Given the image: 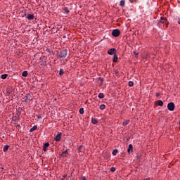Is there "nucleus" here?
I'll return each instance as SVG.
<instances>
[{
	"label": "nucleus",
	"mask_w": 180,
	"mask_h": 180,
	"mask_svg": "<svg viewBox=\"0 0 180 180\" xmlns=\"http://www.w3.org/2000/svg\"><path fill=\"white\" fill-rule=\"evenodd\" d=\"M167 108L170 112H174L175 110V104L173 102L169 103L167 104Z\"/></svg>",
	"instance_id": "f257e3e1"
},
{
	"label": "nucleus",
	"mask_w": 180,
	"mask_h": 180,
	"mask_svg": "<svg viewBox=\"0 0 180 180\" xmlns=\"http://www.w3.org/2000/svg\"><path fill=\"white\" fill-rule=\"evenodd\" d=\"M67 50L65 49H63V50H61L60 52H59V57H61V58H65L67 57Z\"/></svg>",
	"instance_id": "f03ea898"
},
{
	"label": "nucleus",
	"mask_w": 180,
	"mask_h": 180,
	"mask_svg": "<svg viewBox=\"0 0 180 180\" xmlns=\"http://www.w3.org/2000/svg\"><path fill=\"white\" fill-rule=\"evenodd\" d=\"M112 35L114 37H119V36H120V30L117 29L113 30L112 32Z\"/></svg>",
	"instance_id": "7ed1b4c3"
},
{
	"label": "nucleus",
	"mask_w": 180,
	"mask_h": 180,
	"mask_svg": "<svg viewBox=\"0 0 180 180\" xmlns=\"http://www.w3.org/2000/svg\"><path fill=\"white\" fill-rule=\"evenodd\" d=\"M160 22L162 23L163 25H166V27H168V21L164 17H161L160 20Z\"/></svg>",
	"instance_id": "20e7f679"
},
{
	"label": "nucleus",
	"mask_w": 180,
	"mask_h": 180,
	"mask_svg": "<svg viewBox=\"0 0 180 180\" xmlns=\"http://www.w3.org/2000/svg\"><path fill=\"white\" fill-rule=\"evenodd\" d=\"M22 99L25 102H28V101H30L32 99V95L28 94L25 96H24Z\"/></svg>",
	"instance_id": "39448f33"
},
{
	"label": "nucleus",
	"mask_w": 180,
	"mask_h": 180,
	"mask_svg": "<svg viewBox=\"0 0 180 180\" xmlns=\"http://www.w3.org/2000/svg\"><path fill=\"white\" fill-rule=\"evenodd\" d=\"M108 54L110 56H113V54H116V49L112 48L108 51Z\"/></svg>",
	"instance_id": "423d86ee"
},
{
	"label": "nucleus",
	"mask_w": 180,
	"mask_h": 180,
	"mask_svg": "<svg viewBox=\"0 0 180 180\" xmlns=\"http://www.w3.org/2000/svg\"><path fill=\"white\" fill-rule=\"evenodd\" d=\"M61 136H63V134L58 133V134L55 136V141H60V140H61Z\"/></svg>",
	"instance_id": "0eeeda50"
},
{
	"label": "nucleus",
	"mask_w": 180,
	"mask_h": 180,
	"mask_svg": "<svg viewBox=\"0 0 180 180\" xmlns=\"http://www.w3.org/2000/svg\"><path fill=\"white\" fill-rule=\"evenodd\" d=\"M50 147V143H49V142L44 143V146H43V150L44 152L47 151V148Z\"/></svg>",
	"instance_id": "6e6552de"
},
{
	"label": "nucleus",
	"mask_w": 180,
	"mask_h": 180,
	"mask_svg": "<svg viewBox=\"0 0 180 180\" xmlns=\"http://www.w3.org/2000/svg\"><path fill=\"white\" fill-rule=\"evenodd\" d=\"M133 152V145L132 144H129V148H128V149H127V153H129V154H130L131 153H132Z\"/></svg>",
	"instance_id": "1a4fd4ad"
},
{
	"label": "nucleus",
	"mask_w": 180,
	"mask_h": 180,
	"mask_svg": "<svg viewBox=\"0 0 180 180\" xmlns=\"http://www.w3.org/2000/svg\"><path fill=\"white\" fill-rule=\"evenodd\" d=\"M27 18L28 20H33V19H34V15L33 14H27Z\"/></svg>",
	"instance_id": "9d476101"
},
{
	"label": "nucleus",
	"mask_w": 180,
	"mask_h": 180,
	"mask_svg": "<svg viewBox=\"0 0 180 180\" xmlns=\"http://www.w3.org/2000/svg\"><path fill=\"white\" fill-rule=\"evenodd\" d=\"M117 60H119V58L117 57V55L115 53L112 58L113 63H117Z\"/></svg>",
	"instance_id": "9b49d317"
},
{
	"label": "nucleus",
	"mask_w": 180,
	"mask_h": 180,
	"mask_svg": "<svg viewBox=\"0 0 180 180\" xmlns=\"http://www.w3.org/2000/svg\"><path fill=\"white\" fill-rule=\"evenodd\" d=\"M124 5H126V1L121 0L120 2V6H121V8H123L124 6Z\"/></svg>",
	"instance_id": "f8f14e48"
},
{
	"label": "nucleus",
	"mask_w": 180,
	"mask_h": 180,
	"mask_svg": "<svg viewBox=\"0 0 180 180\" xmlns=\"http://www.w3.org/2000/svg\"><path fill=\"white\" fill-rule=\"evenodd\" d=\"M157 105L158 106H164V102H162L161 100H159L157 101Z\"/></svg>",
	"instance_id": "ddd939ff"
},
{
	"label": "nucleus",
	"mask_w": 180,
	"mask_h": 180,
	"mask_svg": "<svg viewBox=\"0 0 180 180\" xmlns=\"http://www.w3.org/2000/svg\"><path fill=\"white\" fill-rule=\"evenodd\" d=\"M34 130H37V126H36V125L33 126V127H32L30 129V133H33V131H34Z\"/></svg>",
	"instance_id": "4468645a"
},
{
	"label": "nucleus",
	"mask_w": 180,
	"mask_h": 180,
	"mask_svg": "<svg viewBox=\"0 0 180 180\" xmlns=\"http://www.w3.org/2000/svg\"><path fill=\"white\" fill-rule=\"evenodd\" d=\"M68 154V150H65V151H63V152L60 154V155H61V157H65Z\"/></svg>",
	"instance_id": "2eb2a0df"
},
{
	"label": "nucleus",
	"mask_w": 180,
	"mask_h": 180,
	"mask_svg": "<svg viewBox=\"0 0 180 180\" xmlns=\"http://www.w3.org/2000/svg\"><path fill=\"white\" fill-rule=\"evenodd\" d=\"M8 149H9V146L6 145V146H4L3 150L4 153H6V151H8Z\"/></svg>",
	"instance_id": "dca6fc26"
},
{
	"label": "nucleus",
	"mask_w": 180,
	"mask_h": 180,
	"mask_svg": "<svg viewBox=\"0 0 180 180\" xmlns=\"http://www.w3.org/2000/svg\"><path fill=\"white\" fill-rule=\"evenodd\" d=\"M128 123H130V120H126L125 121L123 122L122 126L126 127V125H127Z\"/></svg>",
	"instance_id": "f3484780"
},
{
	"label": "nucleus",
	"mask_w": 180,
	"mask_h": 180,
	"mask_svg": "<svg viewBox=\"0 0 180 180\" xmlns=\"http://www.w3.org/2000/svg\"><path fill=\"white\" fill-rule=\"evenodd\" d=\"M1 79H6V78H8V75L7 74L1 75Z\"/></svg>",
	"instance_id": "a211bd4d"
},
{
	"label": "nucleus",
	"mask_w": 180,
	"mask_h": 180,
	"mask_svg": "<svg viewBox=\"0 0 180 180\" xmlns=\"http://www.w3.org/2000/svg\"><path fill=\"white\" fill-rule=\"evenodd\" d=\"M91 123H93V124H98V120L95 118H92Z\"/></svg>",
	"instance_id": "6ab92c4d"
},
{
	"label": "nucleus",
	"mask_w": 180,
	"mask_h": 180,
	"mask_svg": "<svg viewBox=\"0 0 180 180\" xmlns=\"http://www.w3.org/2000/svg\"><path fill=\"white\" fill-rule=\"evenodd\" d=\"M98 98H99L100 99H103V98H105V95L103 94V93H100V94H98Z\"/></svg>",
	"instance_id": "aec40b11"
},
{
	"label": "nucleus",
	"mask_w": 180,
	"mask_h": 180,
	"mask_svg": "<svg viewBox=\"0 0 180 180\" xmlns=\"http://www.w3.org/2000/svg\"><path fill=\"white\" fill-rule=\"evenodd\" d=\"M117 153H119V150H117V149H114L112 150V155H116V154H117Z\"/></svg>",
	"instance_id": "412c9836"
},
{
	"label": "nucleus",
	"mask_w": 180,
	"mask_h": 180,
	"mask_svg": "<svg viewBox=\"0 0 180 180\" xmlns=\"http://www.w3.org/2000/svg\"><path fill=\"white\" fill-rule=\"evenodd\" d=\"M105 108H106V105H105L104 104H101L100 105L101 110H104Z\"/></svg>",
	"instance_id": "4be33fe9"
},
{
	"label": "nucleus",
	"mask_w": 180,
	"mask_h": 180,
	"mask_svg": "<svg viewBox=\"0 0 180 180\" xmlns=\"http://www.w3.org/2000/svg\"><path fill=\"white\" fill-rule=\"evenodd\" d=\"M27 75H28L27 71H24L22 73V77H27Z\"/></svg>",
	"instance_id": "5701e85b"
},
{
	"label": "nucleus",
	"mask_w": 180,
	"mask_h": 180,
	"mask_svg": "<svg viewBox=\"0 0 180 180\" xmlns=\"http://www.w3.org/2000/svg\"><path fill=\"white\" fill-rule=\"evenodd\" d=\"M129 86H133L134 85V83L132 81L129 82L128 83Z\"/></svg>",
	"instance_id": "b1692460"
},
{
	"label": "nucleus",
	"mask_w": 180,
	"mask_h": 180,
	"mask_svg": "<svg viewBox=\"0 0 180 180\" xmlns=\"http://www.w3.org/2000/svg\"><path fill=\"white\" fill-rule=\"evenodd\" d=\"M64 74V70L60 69L59 71V75H63Z\"/></svg>",
	"instance_id": "393cba45"
},
{
	"label": "nucleus",
	"mask_w": 180,
	"mask_h": 180,
	"mask_svg": "<svg viewBox=\"0 0 180 180\" xmlns=\"http://www.w3.org/2000/svg\"><path fill=\"white\" fill-rule=\"evenodd\" d=\"M64 12H65V13H70V10H68V8H64Z\"/></svg>",
	"instance_id": "a878e982"
},
{
	"label": "nucleus",
	"mask_w": 180,
	"mask_h": 180,
	"mask_svg": "<svg viewBox=\"0 0 180 180\" xmlns=\"http://www.w3.org/2000/svg\"><path fill=\"white\" fill-rule=\"evenodd\" d=\"M79 113H80V115H84V108H81L79 109Z\"/></svg>",
	"instance_id": "bb28decb"
},
{
	"label": "nucleus",
	"mask_w": 180,
	"mask_h": 180,
	"mask_svg": "<svg viewBox=\"0 0 180 180\" xmlns=\"http://www.w3.org/2000/svg\"><path fill=\"white\" fill-rule=\"evenodd\" d=\"M77 150L79 152H81L82 150V146H79Z\"/></svg>",
	"instance_id": "cd10ccee"
},
{
	"label": "nucleus",
	"mask_w": 180,
	"mask_h": 180,
	"mask_svg": "<svg viewBox=\"0 0 180 180\" xmlns=\"http://www.w3.org/2000/svg\"><path fill=\"white\" fill-rule=\"evenodd\" d=\"M110 171H111V172H115V171H116V168L115 167H111Z\"/></svg>",
	"instance_id": "c85d7f7f"
},
{
	"label": "nucleus",
	"mask_w": 180,
	"mask_h": 180,
	"mask_svg": "<svg viewBox=\"0 0 180 180\" xmlns=\"http://www.w3.org/2000/svg\"><path fill=\"white\" fill-rule=\"evenodd\" d=\"M98 80L101 81V83L103 82V79H102V77H99V78H98Z\"/></svg>",
	"instance_id": "c756f323"
},
{
	"label": "nucleus",
	"mask_w": 180,
	"mask_h": 180,
	"mask_svg": "<svg viewBox=\"0 0 180 180\" xmlns=\"http://www.w3.org/2000/svg\"><path fill=\"white\" fill-rule=\"evenodd\" d=\"M86 178L85 176L82 177V180H86Z\"/></svg>",
	"instance_id": "7c9ffc66"
},
{
	"label": "nucleus",
	"mask_w": 180,
	"mask_h": 180,
	"mask_svg": "<svg viewBox=\"0 0 180 180\" xmlns=\"http://www.w3.org/2000/svg\"><path fill=\"white\" fill-rule=\"evenodd\" d=\"M156 96L158 98V96H160V93H156Z\"/></svg>",
	"instance_id": "2f4dec72"
},
{
	"label": "nucleus",
	"mask_w": 180,
	"mask_h": 180,
	"mask_svg": "<svg viewBox=\"0 0 180 180\" xmlns=\"http://www.w3.org/2000/svg\"><path fill=\"white\" fill-rule=\"evenodd\" d=\"M134 54L135 56H138V55H139V53H138L137 52H134Z\"/></svg>",
	"instance_id": "473e14b6"
},
{
	"label": "nucleus",
	"mask_w": 180,
	"mask_h": 180,
	"mask_svg": "<svg viewBox=\"0 0 180 180\" xmlns=\"http://www.w3.org/2000/svg\"><path fill=\"white\" fill-rule=\"evenodd\" d=\"M67 38V36L66 35H64L63 36V39H66Z\"/></svg>",
	"instance_id": "72a5a7b5"
},
{
	"label": "nucleus",
	"mask_w": 180,
	"mask_h": 180,
	"mask_svg": "<svg viewBox=\"0 0 180 180\" xmlns=\"http://www.w3.org/2000/svg\"><path fill=\"white\" fill-rule=\"evenodd\" d=\"M178 23H179V25H180V19L179 20Z\"/></svg>",
	"instance_id": "f704fd0d"
}]
</instances>
